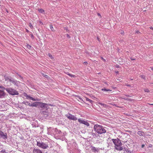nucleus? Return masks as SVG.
<instances>
[{
    "label": "nucleus",
    "instance_id": "2f4dec72",
    "mask_svg": "<svg viewBox=\"0 0 153 153\" xmlns=\"http://www.w3.org/2000/svg\"><path fill=\"white\" fill-rule=\"evenodd\" d=\"M44 77L46 78H48L49 77L48 76L46 75L44 76Z\"/></svg>",
    "mask_w": 153,
    "mask_h": 153
},
{
    "label": "nucleus",
    "instance_id": "f257e3e1",
    "mask_svg": "<svg viewBox=\"0 0 153 153\" xmlns=\"http://www.w3.org/2000/svg\"><path fill=\"white\" fill-rule=\"evenodd\" d=\"M94 130L98 134H102L106 132L105 129L101 125H95L94 126Z\"/></svg>",
    "mask_w": 153,
    "mask_h": 153
},
{
    "label": "nucleus",
    "instance_id": "f03ea898",
    "mask_svg": "<svg viewBox=\"0 0 153 153\" xmlns=\"http://www.w3.org/2000/svg\"><path fill=\"white\" fill-rule=\"evenodd\" d=\"M6 91L10 94L12 95H18L19 94L18 92L16 90L13 89L11 88H5Z\"/></svg>",
    "mask_w": 153,
    "mask_h": 153
},
{
    "label": "nucleus",
    "instance_id": "9d476101",
    "mask_svg": "<svg viewBox=\"0 0 153 153\" xmlns=\"http://www.w3.org/2000/svg\"><path fill=\"white\" fill-rule=\"evenodd\" d=\"M40 102H35L31 104V106L36 107L37 105H39Z\"/></svg>",
    "mask_w": 153,
    "mask_h": 153
},
{
    "label": "nucleus",
    "instance_id": "39448f33",
    "mask_svg": "<svg viewBox=\"0 0 153 153\" xmlns=\"http://www.w3.org/2000/svg\"><path fill=\"white\" fill-rule=\"evenodd\" d=\"M40 106L42 108H44L46 109L48 108L49 106H52L51 104H47L46 103H44L41 102H40Z\"/></svg>",
    "mask_w": 153,
    "mask_h": 153
},
{
    "label": "nucleus",
    "instance_id": "9b49d317",
    "mask_svg": "<svg viewBox=\"0 0 153 153\" xmlns=\"http://www.w3.org/2000/svg\"><path fill=\"white\" fill-rule=\"evenodd\" d=\"M33 153H43L39 149L34 148L33 149Z\"/></svg>",
    "mask_w": 153,
    "mask_h": 153
},
{
    "label": "nucleus",
    "instance_id": "ddd939ff",
    "mask_svg": "<svg viewBox=\"0 0 153 153\" xmlns=\"http://www.w3.org/2000/svg\"><path fill=\"white\" fill-rule=\"evenodd\" d=\"M4 79L5 81L10 82L12 78H10L6 76H4Z\"/></svg>",
    "mask_w": 153,
    "mask_h": 153
},
{
    "label": "nucleus",
    "instance_id": "a19ab883",
    "mask_svg": "<svg viewBox=\"0 0 153 153\" xmlns=\"http://www.w3.org/2000/svg\"><path fill=\"white\" fill-rule=\"evenodd\" d=\"M0 88H4V87L1 86H0Z\"/></svg>",
    "mask_w": 153,
    "mask_h": 153
},
{
    "label": "nucleus",
    "instance_id": "2eb2a0df",
    "mask_svg": "<svg viewBox=\"0 0 153 153\" xmlns=\"http://www.w3.org/2000/svg\"><path fill=\"white\" fill-rule=\"evenodd\" d=\"M83 124H84L86 126H89V123L88 122V121L87 120L85 121L84 120Z\"/></svg>",
    "mask_w": 153,
    "mask_h": 153
},
{
    "label": "nucleus",
    "instance_id": "c03bdc74",
    "mask_svg": "<svg viewBox=\"0 0 153 153\" xmlns=\"http://www.w3.org/2000/svg\"><path fill=\"white\" fill-rule=\"evenodd\" d=\"M26 30L27 32L28 33L29 32V31L28 30L26 29Z\"/></svg>",
    "mask_w": 153,
    "mask_h": 153
},
{
    "label": "nucleus",
    "instance_id": "aec40b11",
    "mask_svg": "<svg viewBox=\"0 0 153 153\" xmlns=\"http://www.w3.org/2000/svg\"><path fill=\"white\" fill-rule=\"evenodd\" d=\"M102 90L105 91H112L110 89H106L105 88H102Z\"/></svg>",
    "mask_w": 153,
    "mask_h": 153
},
{
    "label": "nucleus",
    "instance_id": "de8ad7c7",
    "mask_svg": "<svg viewBox=\"0 0 153 153\" xmlns=\"http://www.w3.org/2000/svg\"><path fill=\"white\" fill-rule=\"evenodd\" d=\"M126 86H130V85H126Z\"/></svg>",
    "mask_w": 153,
    "mask_h": 153
},
{
    "label": "nucleus",
    "instance_id": "4468645a",
    "mask_svg": "<svg viewBox=\"0 0 153 153\" xmlns=\"http://www.w3.org/2000/svg\"><path fill=\"white\" fill-rule=\"evenodd\" d=\"M98 103L101 105L103 106V107L105 108H107L108 107V105L104 103H102L100 102Z\"/></svg>",
    "mask_w": 153,
    "mask_h": 153
},
{
    "label": "nucleus",
    "instance_id": "8fccbe9b",
    "mask_svg": "<svg viewBox=\"0 0 153 153\" xmlns=\"http://www.w3.org/2000/svg\"><path fill=\"white\" fill-rule=\"evenodd\" d=\"M117 80H120L119 79H117Z\"/></svg>",
    "mask_w": 153,
    "mask_h": 153
},
{
    "label": "nucleus",
    "instance_id": "09e8293b",
    "mask_svg": "<svg viewBox=\"0 0 153 153\" xmlns=\"http://www.w3.org/2000/svg\"><path fill=\"white\" fill-rule=\"evenodd\" d=\"M149 105H153V104H149Z\"/></svg>",
    "mask_w": 153,
    "mask_h": 153
},
{
    "label": "nucleus",
    "instance_id": "f3484780",
    "mask_svg": "<svg viewBox=\"0 0 153 153\" xmlns=\"http://www.w3.org/2000/svg\"><path fill=\"white\" fill-rule=\"evenodd\" d=\"M10 82H11L15 85H16V84L17 83V81H16L14 80V79L12 78L11 79Z\"/></svg>",
    "mask_w": 153,
    "mask_h": 153
},
{
    "label": "nucleus",
    "instance_id": "603ef678",
    "mask_svg": "<svg viewBox=\"0 0 153 153\" xmlns=\"http://www.w3.org/2000/svg\"><path fill=\"white\" fill-rule=\"evenodd\" d=\"M127 96V97H129V96H128V95H127V96Z\"/></svg>",
    "mask_w": 153,
    "mask_h": 153
},
{
    "label": "nucleus",
    "instance_id": "423d86ee",
    "mask_svg": "<svg viewBox=\"0 0 153 153\" xmlns=\"http://www.w3.org/2000/svg\"><path fill=\"white\" fill-rule=\"evenodd\" d=\"M65 116L68 119L70 120H77V117L75 116L72 115L69 113L66 114Z\"/></svg>",
    "mask_w": 153,
    "mask_h": 153
},
{
    "label": "nucleus",
    "instance_id": "cd10ccee",
    "mask_svg": "<svg viewBox=\"0 0 153 153\" xmlns=\"http://www.w3.org/2000/svg\"><path fill=\"white\" fill-rule=\"evenodd\" d=\"M141 77L144 79H146V77L144 76H141Z\"/></svg>",
    "mask_w": 153,
    "mask_h": 153
},
{
    "label": "nucleus",
    "instance_id": "c85d7f7f",
    "mask_svg": "<svg viewBox=\"0 0 153 153\" xmlns=\"http://www.w3.org/2000/svg\"><path fill=\"white\" fill-rule=\"evenodd\" d=\"M29 26L31 28H33V26L32 24L30 23L29 24Z\"/></svg>",
    "mask_w": 153,
    "mask_h": 153
},
{
    "label": "nucleus",
    "instance_id": "f8f14e48",
    "mask_svg": "<svg viewBox=\"0 0 153 153\" xmlns=\"http://www.w3.org/2000/svg\"><path fill=\"white\" fill-rule=\"evenodd\" d=\"M91 147V150L93 152H99V150L98 148H96L93 146H92Z\"/></svg>",
    "mask_w": 153,
    "mask_h": 153
},
{
    "label": "nucleus",
    "instance_id": "37998d69",
    "mask_svg": "<svg viewBox=\"0 0 153 153\" xmlns=\"http://www.w3.org/2000/svg\"><path fill=\"white\" fill-rule=\"evenodd\" d=\"M136 33H139L140 32L138 30L137 31V32H136Z\"/></svg>",
    "mask_w": 153,
    "mask_h": 153
},
{
    "label": "nucleus",
    "instance_id": "412c9836",
    "mask_svg": "<svg viewBox=\"0 0 153 153\" xmlns=\"http://www.w3.org/2000/svg\"><path fill=\"white\" fill-rule=\"evenodd\" d=\"M86 101H89L91 103L93 102V101L92 100H91L87 97L86 98Z\"/></svg>",
    "mask_w": 153,
    "mask_h": 153
},
{
    "label": "nucleus",
    "instance_id": "5fc2aeb1",
    "mask_svg": "<svg viewBox=\"0 0 153 153\" xmlns=\"http://www.w3.org/2000/svg\"><path fill=\"white\" fill-rule=\"evenodd\" d=\"M105 83L106 84H107V83H106V82H105Z\"/></svg>",
    "mask_w": 153,
    "mask_h": 153
},
{
    "label": "nucleus",
    "instance_id": "ea45409f",
    "mask_svg": "<svg viewBox=\"0 0 153 153\" xmlns=\"http://www.w3.org/2000/svg\"><path fill=\"white\" fill-rule=\"evenodd\" d=\"M150 28L151 29H152V30H153V27H150Z\"/></svg>",
    "mask_w": 153,
    "mask_h": 153
},
{
    "label": "nucleus",
    "instance_id": "c9c22d12",
    "mask_svg": "<svg viewBox=\"0 0 153 153\" xmlns=\"http://www.w3.org/2000/svg\"><path fill=\"white\" fill-rule=\"evenodd\" d=\"M97 15L98 16H100V18H101V16L100 14L99 13H97Z\"/></svg>",
    "mask_w": 153,
    "mask_h": 153
},
{
    "label": "nucleus",
    "instance_id": "4be33fe9",
    "mask_svg": "<svg viewBox=\"0 0 153 153\" xmlns=\"http://www.w3.org/2000/svg\"><path fill=\"white\" fill-rule=\"evenodd\" d=\"M50 28L51 29V30L53 31H54V28L53 27L52 25H50Z\"/></svg>",
    "mask_w": 153,
    "mask_h": 153
},
{
    "label": "nucleus",
    "instance_id": "72a5a7b5",
    "mask_svg": "<svg viewBox=\"0 0 153 153\" xmlns=\"http://www.w3.org/2000/svg\"><path fill=\"white\" fill-rule=\"evenodd\" d=\"M39 22V23H40V24H41L42 25H43V23L41 21H40Z\"/></svg>",
    "mask_w": 153,
    "mask_h": 153
},
{
    "label": "nucleus",
    "instance_id": "58836bf2",
    "mask_svg": "<svg viewBox=\"0 0 153 153\" xmlns=\"http://www.w3.org/2000/svg\"><path fill=\"white\" fill-rule=\"evenodd\" d=\"M152 144H150L149 146V147H152Z\"/></svg>",
    "mask_w": 153,
    "mask_h": 153
},
{
    "label": "nucleus",
    "instance_id": "1a4fd4ad",
    "mask_svg": "<svg viewBox=\"0 0 153 153\" xmlns=\"http://www.w3.org/2000/svg\"><path fill=\"white\" fill-rule=\"evenodd\" d=\"M115 147L116 149L119 151H120L125 149V147L124 146H118Z\"/></svg>",
    "mask_w": 153,
    "mask_h": 153
},
{
    "label": "nucleus",
    "instance_id": "5701e85b",
    "mask_svg": "<svg viewBox=\"0 0 153 153\" xmlns=\"http://www.w3.org/2000/svg\"><path fill=\"white\" fill-rule=\"evenodd\" d=\"M48 56L50 57V58L51 59H53V56L52 55L51 53H48Z\"/></svg>",
    "mask_w": 153,
    "mask_h": 153
},
{
    "label": "nucleus",
    "instance_id": "c756f323",
    "mask_svg": "<svg viewBox=\"0 0 153 153\" xmlns=\"http://www.w3.org/2000/svg\"><path fill=\"white\" fill-rule=\"evenodd\" d=\"M17 74L19 78H21V79H23V77L22 76L20 75L19 74L17 73Z\"/></svg>",
    "mask_w": 153,
    "mask_h": 153
},
{
    "label": "nucleus",
    "instance_id": "473e14b6",
    "mask_svg": "<svg viewBox=\"0 0 153 153\" xmlns=\"http://www.w3.org/2000/svg\"><path fill=\"white\" fill-rule=\"evenodd\" d=\"M31 37L32 39H34V36L33 34H31Z\"/></svg>",
    "mask_w": 153,
    "mask_h": 153
},
{
    "label": "nucleus",
    "instance_id": "393cba45",
    "mask_svg": "<svg viewBox=\"0 0 153 153\" xmlns=\"http://www.w3.org/2000/svg\"><path fill=\"white\" fill-rule=\"evenodd\" d=\"M68 75L70 76H71V77H75V75H73V74H69Z\"/></svg>",
    "mask_w": 153,
    "mask_h": 153
},
{
    "label": "nucleus",
    "instance_id": "a18cd8bd",
    "mask_svg": "<svg viewBox=\"0 0 153 153\" xmlns=\"http://www.w3.org/2000/svg\"><path fill=\"white\" fill-rule=\"evenodd\" d=\"M144 146H145V145H142V148H143Z\"/></svg>",
    "mask_w": 153,
    "mask_h": 153
},
{
    "label": "nucleus",
    "instance_id": "bb28decb",
    "mask_svg": "<svg viewBox=\"0 0 153 153\" xmlns=\"http://www.w3.org/2000/svg\"><path fill=\"white\" fill-rule=\"evenodd\" d=\"M1 153H7V152H5V150H2L1 151Z\"/></svg>",
    "mask_w": 153,
    "mask_h": 153
},
{
    "label": "nucleus",
    "instance_id": "e433bc0d",
    "mask_svg": "<svg viewBox=\"0 0 153 153\" xmlns=\"http://www.w3.org/2000/svg\"><path fill=\"white\" fill-rule=\"evenodd\" d=\"M66 35L67 37H68V38H70V36L68 34H67Z\"/></svg>",
    "mask_w": 153,
    "mask_h": 153
},
{
    "label": "nucleus",
    "instance_id": "6e6552de",
    "mask_svg": "<svg viewBox=\"0 0 153 153\" xmlns=\"http://www.w3.org/2000/svg\"><path fill=\"white\" fill-rule=\"evenodd\" d=\"M6 95L4 91L3 90L0 89V98L4 97Z\"/></svg>",
    "mask_w": 153,
    "mask_h": 153
},
{
    "label": "nucleus",
    "instance_id": "dca6fc26",
    "mask_svg": "<svg viewBox=\"0 0 153 153\" xmlns=\"http://www.w3.org/2000/svg\"><path fill=\"white\" fill-rule=\"evenodd\" d=\"M137 134L140 136H143L144 132L141 131H139L138 132Z\"/></svg>",
    "mask_w": 153,
    "mask_h": 153
},
{
    "label": "nucleus",
    "instance_id": "20e7f679",
    "mask_svg": "<svg viewBox=\"0 0 153 153\" xmlns=\"http://www.w3.org/2000/svg\"><path fill=\"white\" fill-rule=\"evenodd\" d=\"M112 140L114 144L115 147L121 146L122 145L121 141L118 139H112Z\"/></svg>",
    "mask_w": 153,
    "mask_h": 153
},
{
    "label": "nucleus",
    "instance_id": "79ce46f5",
    "mask_svg": "<svg viewBox=\"0 0 153 153\" xmlns=\"http://www.w3.org/2000/svg\"><path fill=\"white\" fill-rule=\"evenodd\" d=\"M42 75L43 76H44H44L45 75V74H43V73H42Z\"/></svg>",
    "mask_w": 153,
    "mask_h": 153
},
{
    "label": "nucleus",
    "instance_id": "6ab92c4d",
    "mask_svg": "<svg viewBox=\"0 0 153 153\" xmlns=\"http://www.w3.org/2000/svg\"><path fill=\"white\" fill-rule=\"evenodd\" d=\"M38 10L39 13H43L45 12L44 10L42 9H38Z\"/></svg>",
    "mask_w": 153,
    "mask_h": 153
},
{
    "label": "nucleus",
    "instance_id": "a878e982",
    "mask_svg": "<svg viewBox=\"0 0 153 153\" xmlns=\"http://www.w3.org/2000/svg\"><path fill=\"white\" fill-rule=\"evenodd\" d=\"M27 47L29 49H30L31 48V46L28 44L27 45Z\"/></svg>",
    "mask_w": 153,
    "mask_h": 153
},
{
    "label": "nucleus",
    "instance_id": "7ed1b4c3",
    "mask_svg": "<svg viewBox=\"0 0 153 153\" xmlns=\"http://www.w3.org/2000/svg\"><path fill=\"white\" fill-rule=\"evenodd\" d=\"M37 145L39 147L43 149H46L48 147V146L45 143H44L43 142H37Z\"/></svg>",
    "mask_w": 153,
    "mask_h": 153
},
{
    "label": "nucleus",
    "instance_id": "f704fd0d",
    "mask_svg": "<svg viewBox=\"0 0 153 153\" xmlns=\"http://www.w3.org/2000/svg\"><path fill=\"white\" fill-rule=\"evenodd\" d=\"M84 64L85 65H87V64H88V63H87V62H84Z\"/></svg>",
    "mask_w": 153,
    "mask_h": 153
},
{
    "label": "nucleus",
    "instance_id": "4c0bfd02",
    "mask_svg": "<svg viewBox=\"0 0 153 153\" xmlns=\"http://www.w3.org/2000/svg\"><path fill=\"white\" fill-rule=\"evenodd\" d=\"M101 58V59L102 60H103L104 61H105V59H104V58H103L102 57Z\"/></svg>",
    "mask_w": 153,
    "mask_h": 153
},
{
    "label": "nucleus",
    "instance_id": "864d4df0",
    "mask_svg": "<svg viewBox=\"0 0 153 153\" xmlns=\"http://www.w3.org/2000/svg\"><path fill=\"white\" fill-rule=\"evenodd\" d=\"M116 73H118V71H117Z\"/></svg>",
    "mask_w": 153,
    "mask_h": 153
},
{
    "label": "nucleus",
    "instance_id": "0eeeda50",
    "mask_svg": "<svg viewBox=\"0 0 153 153\" xmlns=\"http://www.w3.org/2000/svg\"><path fill=\"white\" fill-rule=\"evenodd\" d=\"M25 96L26 97V98L27 99H29L30 100H32L33 101H39V100L38 98H34L31 97H30L27 95V94H25Z\"/></svg>",
    "mask_w": 153,
    "mask_h": 153
},
{
    "label": "nucleus",
    "instance_id": "49530a36",
    "mask_svg": "<svg viewBox=\"0 0 153 153\" xmlns=\"http://www.w3.org/2000/svg\"><path fill=\"white\" fill-rule=\"evenodd\" d=\"M150 68L152 70H153V67H150Z\"/></svg>",
    "mask_w": 153,
    "mask_h": 153
},
{
    "label": "nucleus",
    "instance_id": "b1692460",
    "mask_svg": "<svg viewBox=\"0 0 153 153\" xmlns=\"http://www.w3.org/2000/svg\"><path fill=\"white\" fill-rule=\"evenodd\" d=\"M25 104L27 105H28L30 106H31V104L30 103H29V102H26Z\"/></svg>",
    "mask_w": 153,
    "mask_h": 153
},
{
    "label": "nucleus",
    "instance_id": "a211bd4d",
    "mask_svg": "<svg viewBox=\"0 0 153 153\" xmlns=\"http://www.w3.org/2000/svg\"><path fill=\"white\" fill-rule=\"evenodd\" d=\"M79 123H80L83 124L84 120H83L82 119H79L78 120Z\"/></svg>",
    "mask_w": 153,
    "mask_h": 153
},
{
    "label": "nucleus",
    "instance_id": "7c9ffc66",
    "mask_svg": "<svg viewBox=\"0 0 153 153\" xmlns=\"http://www.w3.org/2000/svg\"><path fill=\"white\" fill-rule=\"evenodd\" d=\"M144 91H145V92H149V90L148 89H146V90H144Z\"/></svg>",
    "mask_w": 153,
    "mask_h": 153
},
{
    "label": "nucleus",
    "instance_id": "3c124183",
    "mask_svg": "<svg viewBox=\"0 0 153 153\" xmlns=\"http://www.w3.org/2000/svg\"><path fill=\"white\" fill-rule=\"evenodd\" d=\"M132 60H134V59H131Z\"/></svg>",
    "mask_w": 153,
    "mask_h": 153
}]
</instances>
